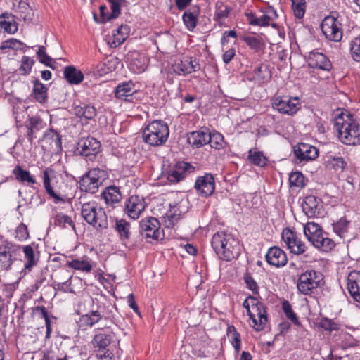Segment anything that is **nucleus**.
<instances>
[{
  "instance_id": "nucleus-1",
  "label": "nucleus",
  "mask_w": 360,
  "mask_h": 360,
  "mask_svg": "<svg viewBox=\"0 0 360 360\" xmlns=\"http://www.w3.org/2000/svg\"><path fill=\"white\" fill-rule=\"evenodd\" d=\"M212 247L221 259L231 261L240 254L239 242L231 234L221 231L214 234Z\"/></svg>"
},
{
  "instance_id": "nucleus-2",
  "label": "nucleus",
  "mask_w": 360,
  "mask_h": 360,
  "mask_svg": "<svg viewBox=\"0 0 360 360\" xmlns=\"http://www.w3.org/2000/svg\"><path fill=\"white\" fill-rule=\"evenodd\" d=\"M334 127L338 133L340 140L346 145L360 144V125L349 116L335 119Z\"/></svg>"
},
{
  "instance_id": "nucleus-3",
  "label": "nucleus",
  "mask_w": 360,
  "mask_h": 360,
  "mask_svg": "<svg viewBox=\"0 0 360 360\" xmlns=\"http://www.w3.org/2000/svg\"><path fill=\"white\" fill-rule=\"evenodd\" d=\"M169 134L168 125L161 120H153L143 129V140L151 146L163 145L167 140Z\"/></svg>"
},
{
  "instance_id": "nucleus-4",
  "label": "nucleus",
  "mask_w": 360,
  "mask_h": 360,
  "mask_svg": "<svg viewBox=\"0 0 360 360\" xmlns=\"http://www.w3.org/2000/svg\"><path fill=\"white\" fill-rule=\"evenodd\" d=\"M83 219L97 231H102L108 228V217L105 210L95 202L84 203L81 209Z\"/></svg>"
},
{
  "instance_id": "nucleus-5",
  "label": "nucleus",
  "mask_w": 360,
  "mask_h": 360,
  "mask_svg": "<svg viewBox=\"0 0 360 360\" xmlns=\"http://www.w3.org/2000/svg\"><path fill=\"white\" fill-rule=\"evenodd\" d=\"M114 338L115 333L110 327L97 330L91 343L98 358H111L112 356V352L110 349V347Z\"/></svg>"
},
{
  "instance_id": "nucleus-6",
  "label": "nucleus",
  "mask_w": 360,
  "mask_h": 360,
  "mask_svg": "<svg viewBox=\"0 0 360 360\" xmlns=\"http://www.w3.org/2000/svg\"><path fill=\"white\" fill-rule=\"evenodd\" d=\"M304 233L314 247L323 252L331 250L335 245L332 239L323 235L321 227L316 223H307L304 226Z\"/></svg>"
},
{
  "instance_id": "nucleus-7",
  "label": "nucleus",
  "mask_w": 360,
  "mask_h": 360,
  "mask_svg": "<svg viewBox=\"0 0 360 360\" xmlns=\"http://www.w3.org/2000/svg\"><path fill=\"white\" fill-rule=\"evenodd\" d=\"M323 279V277L321 272L313 269L307 270L299 276L297 289L303 295H311L314 290L321 285Z\"/></svg>"
},
{
  "instance_id": "nucleus-8",
  "label": "nucleus",
  "mask_w": 360,
  "mask_h": 360,
  "mask_svg": "<svg viewBox=\"0 0 360 360\" xmlns=\"http://www.w3.org/2000/svg\"><path fill=\"white\" fill-rule=\"evenodd\" d=\"M106 173L98 167L91 169L79 180V187L82 191L95 193L105 179Z\"/></svg>"
},
{
  "instance_id": "nucleus-9",
  "label": "nucleus",
  "mask_w": 360,
  "mask_h": 360,
  "mask_svg": "<svg viewBox=\"0 0 360 360\" xmlns=\"http://www.w3.org/2000/svg\"><path fill=\"white\" fill-rule=\"evenodd\" d=\"M272 107L281 114L293 115L300 108V103L298 97H290L288 96H276L272 99Z\"/></svg>"
},
{
  "instance_id": "nucleus-10",
  "label": "nucleus",
  "mask_w": 360,
  "mask_h": 360,
  "mask_svg": "<svg viewBox=\"0 0 360 360\" xmlns=\"http://www.w3.org/2000/svg\"><path fill=\"white\" fill-rule=\"evenodd\" d=\"M101 143L94 137L81 138L77 146V151L86 160L94 161L101 152Z\"/></svg>"
},
{
  "instance_id": "nucleus-11",
  "label": "nucleus",
  "mask_w": 360,
  "mask_h": 360,
  "mask_svg": "<svg viewBox=\"0 0 360 360\" xmlns=\"http://www.w3.org/2000/svg\"><path fill=\"white\" fill-rule=\"evenodd\" d=\"M140 233L146 238H150L154 240L162 239L163 233L160 230V224L158 219L149 217L142 219L139 224Z\"/></svg>"
},
{
  "instance_id": "nucleus-12",
  "label": "nucleus",
  "mask_w": 360,
  "mask_h": 360,
  "mask_svg": "<svg viewBox=\"0 0 360 360\" xmlns=\"http://www.w3.org/2000/svg\"><path fill=\"white\" fill-rule=\"evenodd\" d=\"M172 68L176 74L184 76L199 70L200 65L195 58L186 56L176 58Z\"/></svg>"
},
{
  "instance_id": "nucleus-13",
  "label": "nucleus",
  "mask_w": 360,
  "mask_h": 360,
  "mask_svg": "<svg viewBox=\"0 0 360 360\" xmlns=\"http://www.w3.org/2000/svg\"><path fill=\"white\" fill-rule=\"evenodd\" d=\"M252 311L255 313L252 318H250L254 323V328L256 330H262L267 323L268 318L266 307L264 303L255 297H250Z\"/></svg>"
},
{
  "instance_id": "nucleus-14",
  "label": "nucleus",
  "mask_w": 360,
  "mask_h": 360,
  "mask_svg": "<svg viewBox=\"0 0 360 360\" xmlns=\"http://www.w3.org/2000/svg\"><path fill=\"white\" fill-rule=\"evenodd\" d=\"M282 239L290 252L295 255L304 254L307 250L306 245L298 238L297 233L288 228L283 229Z\"/></svg>"
},
{
  "instance_id": "nucleus-15",
  "label": "nucleus",
  "mask_w": 360,
  "mask_h": 360,
  "mask_svg": "<svg viewBox=\"0 0 360 360\" xmlns=\"http://www.w3.org/2000/svg\"><path fill=\"white\" fill-rule=\"evenodd\" d=\"M146 207L144 199L139 195L130 196L125 202L124 212L131 219H137Z\"/></svg>"
},
{
  "instance_id": "nucleus-16",
  "label": "nucleus",
  "mask_w": 360,
  "mask_h": 360,
  "mask_svg": "<svg viewBox=\"0 0 360 360\" xmlns=\"http://www.w3.org/2000/svg\"><path fill=\"white\" fill-rule=\"evenodd\" d=\"M294 154L299 162L315 160L319 155L316 147L305 143H300L294 147Z\"/></svg>"
},
{
  "instance_id": "nucleus-17",
  "label": "nucleus",
  "mask_w": 360,
  "mask_h": 360,
  "mask_svg": "<svg viewBox=\"0 0 360 360\" xmlns=\"http://www.w3.org/2000/svg\"><path fill=\"white\" fill-rule=\"evenodd\" d=\"M194 167L186 162H177L168 172L167 179L172 183L184 179L188 174L194 172Z\"/></svg>"
},
{
  "instance_id": "nucleus-18",
  "label": "nucleus",
  "mask_w": 360,
  "mask_h": 360,
  "mask_svg": "<svg viewBox=\"0 0 360 360\" xmlns=\"http://www.w3.org/2000/svg\"><path fill=\"white\" fill-rule=\"evenodd\" d=\"M195 188L197 193L203 196L208 197L211 195L215 189V181L212 174L206 173L205 175L199 176L195 183Z\"/></svg>"
},
{
  "instance_id": "nucleus-19",
  "label": "nucleus",
  "mask_w": 360,
  "mask_h": 360,
  "mask_svg": "<svg viewBox=\"0 0 360 360\" xmlns=\"http://www.w3.org/2000/svg\"><path fill=\"white\" fill-rule=\"evenodd\" d=\"M130 28L127 24H117L112 28V34L108 37V43L110 47H117L122 44L129 37Z\"/></svg>"
},
{
  "instance_id": "nucleus-20",
  "label": "nucleus",
  "mask_w": 360,
  "mask_h": 360,
  "mask_svg": "<svg viewBox=\"0 0 360 360\" xmlns=\"http://www.w3.org/2000/svg\"><path fill=\"white\" fill-rule=\"evenodd\" d=\"M307 61L309 66L312 68L329 71L332 68L331 63L328 57L323 53L316 50L309 53Z\"/></svg>"
},
{
  "instance_id": "nucleus-21",
  "label": "nucleus",
  "mask_w": 360,
  "mask_h": 360,
  "mask_svg": "<svg viewBox=\"0 0 360 360\" xmlns=\"http://www.w3.org/2000/svg\"><path fill=\"white\" fill-rule=\"evenodd\" d=\"M303 212L309 217L313 218L321 214V200L314 195H307L302 204Z\"/></svg>"
},
{
  "instance_id": "nucleus-22",
  "label": "nucleus",
  "mask_w": 360,
  "mask_h": 360,
  "mask_svg": "<svg viewBox=\"0 0 360 360\" xmlns=\"http://www.w3.org/2000/svg\"><path fill=\"white\" fill-rule=\"evenodd\" d=\"M265 257L266 262L270 265L276 267L284 266L288 262L285 252L276 246L270 248L266 254Z\"/></svg>"
},
{
  "instance_id": "nucleus-23",
  "label": "nucleus",
  "mask_w": 360,
  "mask_h": 360,
  "mask_svg": "<svg viewBox=\"0 0 360 360\" xmlns=\"http://www.w3.org/2000/svg\"><path fill=\"white\" fill-rule=\"evenodd\" d=\"M347 290L352 298L360 302V272L351 271L347 277Z\"/></svg>"
},
{
  "instance_id": "nucleus-24",
  "label": "nucleus",
  "mask_w": 360,
  "mask_h": 360,
  "mask_svg": "<svg viewBox=\"0 0 360 360\" xmlns=\"http://www.w3.org/2000/svg\"><path fill=\"white\" fill-rule=\"evenodd\" d=\"M240 38L255 52L260 51L265 48L266 44L262 34L250 32L249 34L241 35Z\"/></svg>"
},
{
  "instance_id": "nucleus-25",
  "label": "nucleus",
  "mask_w": 360,
  "mask_h": 360,
  "mask_svg": "<svg viewBox=\"0 0 360 360\" xmlns=\"http://www.w3.org/2000/svg\"><path fill=\"white\" fill-rule=\"evenodd\" d=\"M22 251L24 253L25 261L22 272L25 274L27 272H30L33 267L37 264L39 257L36 255L34 247L31 245L22 246Z\"/></svg>"
},
{
  "instance_id": "nucleus-26",
  "label": "nucleus",
  "mask_w": 360,
  "mask_h": 360,
  "mask_svg": "<svg viewBox=\"0 0 360 360\" xmlns=\"http://www.w3.org/2000/svg\"><path fill=\"white\" fill-rule=\"evenodd\" d=\"M14 18L19 21L30 22L34 19V13L29 4L20 1L14 11Z\"/></svg>"
},
{
  "instance_id": "nucleus-27",
  "label": "nucleus",
  "mask_w": 360,
  "mask_h": 360,
  "mask_svg": "<svg viewBox=\"0 0 360 360\" xmlns=\"http://www.w3.org/2000/svg\"><path fill=\"white\" fill-rule=\"evenodd\" d=\"M101 197L104 199L105 202L108 206L115 207L122 199V194L120 188L115 186H110L102 192Z\"/></svg>"
},
{
  "instance_id": "nucleus-28",
  "label": "nucleus",
  "mask_w": 360,
  "mask_h": 360,
  "mask_svg": "<svg viewBox=\"0 0 360 360\" xmlns=\"http://www.w3.org/2000/svg\"><path fill=\"white\" fill-rule=\"evenodd\" d=\"M147 67V59L144 55L137 52L132 53L129 56V69L136 74L143 72Z\"/></svg>"
},
{
  "instance_id": "nucleus-29",
  "label": "nucleus",
  "mask_w": 360,
  "mask_h": 360,
  "mask_svg": "<svg viewBox=\"0 0 360 360\" xmlns=\"http://www.w3.org/2000/svg\"><path fill=\"white\" fill-rule=\"evenodd\" d=\"M207 129L195 131L187 135L189 144L195 148H200L207 143L209 132Z\"/></svg>"
},
{
  "instance_id": "nucleus-30",
  "label": "nucleus",
  "mask_w": 360,
  "mask_h": 360,
  "mask_svg": "<svg viewBox=\"0 0 360 360\" xmlns=\"http://www.w3.org/2000/svg\"><path fill=\"white\" fill-rule=\"evenodd\" d=\"M320 27L328 39L337 42L342 39V31L338 24H320Z\"/></svg>"
},
{
  "instance_id": "nucleus-31",
  "label": "nucleus",
  "mask_w": 360,
  "mask_h": 360,
  "mask_svg": "<svg viewBox=\"0 0 360 360\" xmlns=\"http://www.w3.org/2000/svg\"><path fill=\"white\" fill-rule=\"evenodd\" d=\"M99 321H101V315L97 308L80 316L77 324L79 329L86 330L87 327L93 326Z\"/></svg>"
},
{
  "instance_id": "nucleus-32",
  "label": "nucleus",
  "mask_w": 360,
  "mask_h": 360,
  "mask_svg": "<svg viewBox=\"0 0 360 360\" xmlns=\"http://www.w3.org/2000/svg\"><path fill=\"white\" fill-rule=\"evenodd\" d=\"M13 174L18 182L34 188L33 185L36 184V180L29 171L23 169L20 165H17L13 169Z\"/></svg>"
},
{
  "instance_id": "nucleus-33",
  "label": "nucleus",
  "mask_w": 360,
  "mask_h": 360,
  "mask_svg": "<svg viewBox=\"0 0 360 360\" xmlns=\"http://www.w3.org/2000/svg\"><path fill=\"white\" fill-rule=\"evenodd\" d=\"M43 184L46 193L53 199V202L58 204L59 202H65V198L60 196L56 192H55L51 186V179L49 176L48 169H44L42 172Z\"/></svg>"
},
{
  "instance_id": "nucleus-34",
  "label": "nucleus",
  "mask_w": 360,
  "mask_h": 360,
  "mask_svg": "<svg viewBox=\"0 0 360 360\" xmlns=\"http://www.w3.org/2000/svg\"><path fill=\"white\" fill-rule=\"evenodd\" d=\"M136 92L135 84L131 81H129L118 84L115 94L117 98L127 100V97L132 96Z\"/></svg>"
},
{
  "instance_id": "nucleus-35",
  "label": "nucleus",
  "mask_w": 360,
  "mask_h": 360,
  "mask_svg": "<svg viewBox=\"0 0 360 360\" xmlns=\"http://www.w3.org/2000/svg\"><path fill=\"white\" fill-rule=\"evenodd\" d=\"M73 111L75 115L81 119L91 120L96 115V108L93 105L88 104L75 105Z\"/></svg>"
},
{
  "instance_id": "nucleus-36",
  "label": "nucleus",
  "mask_w": 360,
  "mask_h": 360,
  "mask_svg": "<svg viewBox=\"0 0 360 360\" xmlns=\"http://www.w3.org/2000/svg\"><path fill=\"white\" fill-rule=\"evenodd\" d=\"M64 77L72 84H79L84 79L83 73L72 65L67 66L64 70Z\"/></svg>"
},
{
  "instance_id": "nucleus-37",
  "label": "nucleus",
  "mask_w": 360,
  "mask_h": 360,
  "mask_svg": "<svg viewBox=\"0 0 360 360\" xmlns=\"http://www.w3.org/2000/svg\"><path fill=\"white\" fill-rule=\"evenodd\" d=\"M115 229L117 232L121 240H129L131 237V225L124 219H116Z\"/></svg>"
},
{
  "instance_id": "nucleus-38",
  "label": "nucleus",
  "mask_w": 360,
  "mask_h": 360,
  "mask_svg": "<svg viewBox=\"0 0 360 360\" xmlns=\"http://www.w3.org/2000/svg\"><path fill=\"white\" fill-rule=\"evenodd\" d=\"M226 335L233 347L236 354H238L241 349V338L234 326H229L226 330Z\"/></svg>"
},
{
  "instance_id": "nucleus-39",
  "label": "nucleus",
  "mask_w": 360,
  "mask_h": 360,
  "mask_svg": "<svg viewBox=\"0 0 360 360\" xmlns=\"http://www.w3.org/2000/svg\"><path fill=\"white\" fill-rule=\"evenodd\" d=\"M250 15L249 22H269V21H273L278 18L276 11L273 7L266 8L262 15L259 17V20L252 13H250Z\"/></svg>"
},
{
  "instance_id": "nucleus-40",
  "label": "nucleus",
  "mask_w": 360,
  "mask_h": 360,
  "mask_svg": "<svg viewBox=\"0 0 360 360\" xmlns=\"http://www.w3.org/2000/svg\"><path fill=\"white\" fill-rule=\"evenodd\" d=\"M44 139L49 141L51 148L57 150H62L61 136L56 130L51 129L46 131L44 134Z\"/></svg>"
},
{
  "instance_id": "nucleus-41",
  "label": "nucleus",
  "mask_w": 360,
  "mask_h": 360,
  "mask_svg": "<svg viewBox=\"0 0 360 360\" xmlns=\"http://www.w3.org/2000/svg\"><path fill=\"white\" fill-rule=\"evenodd\" d=\"M48 89L39 80L34 82L33 94L35 99L40 103H46L47 101Z\"/></svg>"
},
{
  "instance_id": "nucleus-42",
  "label": "nucleus",
  "mask_w": 360,
  "mask_h": 360,
  "mask_svg": "<svg viewBox=\"0 0 360 360\" xmlns=\"http://www.w3.org/2000/svg\"><path fill=\"white\" fill-rule=\"evenodd\" d=\"M248 159L252 164L259 167H264L267 164V158L261 151L250 149L248 151Z\"/></svg>"
},
{
  "instance_id": "nucleus-43",
  "label": "nucleus",
  "mask_w": 360,
  "mask_h": 360,
  "mask_svg": "<svg viewBox=\"0 0 360 360\" xmlns=\"http://www.w3.org/2000/svg\"><path fill=\"white\" fill-rule=\"evenodd\" d=\"M207 143H210L212 148L217 150L224 148L226 146L223 135L217 131L209 132Z\"/></svg>"
},
{
  "instance_id": "nucleus-44",
  "label": "nucleus",
  "mask_w": 360,
  "mask_h": 360,
  "mask_svg": "<svg viewBox=\"0 0 360 360\" xmlns=\"http://www.w3.org/2000/svg\"><path fill=\"white\" fill-rule=\"evenodd\" d=\"M271 75L267 65L262 64L254 70V78L259 83H264L270 79Z\"/></svg>"
},
{
  "instance_id": "nucleus-45",
  "label": "nucleus",
  "mask_w": 360,
  "mask_h": 360,
  "mask_svg": "<svg viewBox=\"0 0 360 360\" xmlns=\"http://www.w3.org/2000/svg\"><path fill=\"white\" fill-rule=\"evenodd\" d=\"M67 265L72 269L86 273H89L92 270V265L86 259L68 261Z\"/></svg>"
},
{
  "instance_id": "nucleus-46",
  "label": "nucleus",
  "mask_w": 360,
  "mask_h": 360,
  "mask_svg": "<svg viewBox=\"0 0 360 360\" xmlns=\"http://www.w3.org/2000/svg\"><path fill=\"white\" fill-rule=\"evenodd\" d=\"M350 221L345 217L340 218L337 222L333 224L334 232L340 238H344L345 234L348 232Z\"/></svg>"
},
{
  "instance_id": "nucleus-47",
  "label": "nucleus",
  "mask_w": 360,
  "mask_h": 360,
  "mask_svg": "<svg viewBox=\"0 0 360 360\" xmlns=\"http://www.w3.org/2000/svg\"><path fill=\"white\" fill-rule=\"evenodd\" d=\"M37 56L41 63L50 67L52 69H55L54 63H56V62L46 53V48L44 46H39L37 51Z\"/></svg>"
},
{
  "instance_id": "nucleus-48",
  "label": "nucleus",
  "mask_w": 360,
  "mask_h": 360,
  "mask_svg": "<svg viewBox=\"0 0 360 360\" xmlns=\"http://www.w3.org/2000/svg\"><path fill=\"white\" fill-rule=\"evenodd\" d=\"M200 11V7L197 5L190 7L182 16L184 22H197Z\"/></svg>"
},
{
  "instance_id": "nucleus-49",
  "label": "nucleus",
  "mask_w": 360,
  "mask_h": 360,
  "mask_svg": "<svg viewBox=\"0 0 360 360\" xmlns=\"http://www.w3.org/2000/svg\"><path fill=\"white\" fill-rule=\"evenodd\" d=\"M290 187L303 188L306 186L305 178L300 172H292L289 176Z\"/></svg>"
},
{
  "instance_id": "nucleus-50",
  "label": "nucleus",
  "mask_w": 360,
  "mask_h": 360,
  "mask_svg": "<svg viewBox=\"0 0 360 360\" xmlns=\"http://www.w3.org/2000/svg\"><path fill=\"white\" fill-rule=\"evenodd\" d=\"M282 309L286 317L290 320L293 324L297 326H301V323L300 322L296 314L293 311L292 306L288 301L285 300L282 303Z\"/></svg>"
},
{
  "instance_id": "nucleus-51",
  "label": "nucleus",
  "mask_w": 360,
  "mask_h": 360,
  "mask_svg": "<svg viewBox=\"0 0 360 360\" xmlns=\"http://www.w3.org/2000/svg\"><path fill=\"white\" fill-rule=\"evenodd\" d=\"M113 308V307H111L110 309H108L105 307L103 304L98 306V310L101 315V320L104 319L105 320H109L111 323L114 324H117V319L116 318L115 314L112 311Z\"/></svg>"
},
{
  "instance_id": "nucleus-52",
  "label": "nucleus",
  "mask_w": 360,
  "mask_h": 360,
  "mask_svg": "<svg viewBox=\"0 0 360 360\" xmlns=\"http://www.w3.org/2000/svg\"><path fill=\"white\" fill-rule=\"evenodd\" d=\"M292 8L294 12V15L298 19L303 18L305 13L306 1L305 0H291Z\"/></svg>"
},
{
  "instance_id": "nucleus-53",
  "label": "nucleus",
  "mask_w": 360,
  "mask_h": 360,
  "mask_svg": "<svg viewBox=\"0 0 360 360\" xmlns=\"http://www.w3.org/2000/svg\"><path fill=\"white\" fill-rule=\"evenodd\" d=\"M13 261L14 260L11 258V255H9L8 252H6L5 250L1 249V247L0 246V266L1 269L8 271L11 269Z\"/></svg>"
},
{
  "instance_id": "nucleus-54",
  "label": "nucleus",
  "mask_w": 360,
  "mask_h": 360,
  "mask_svg": "<svg viewBox=\"0 0 360 360\" xmlns=\"http://www.w3.org/2000/svg\"><path fill=\"white\" fill-rule=\"evenodd\" d=\"M0 246L1 247V249L5 250L6 252H8V254L11 255V258L13 256L19 255L22 251V246L14 244L8 240L4 241Z\"/></svg>"
},
{
  "instance_id": "nucleus-55",
  "label": "nucleus",
  "mask_w": 360,
  "mask_h": 360,
  "mask_svg": "<svg viewBox=\"0 0 360 360\" xmlns=\"http://www.w3.org/2000/svg\"><path fill=\"white\" fill-rule=\"evenodd\" d=\"M55 224L62 228H66L68 226H70L73 229H75V224L71 218L62 213L56 214L55 218Z\"/></svg>"
},
{
  "instance_id": "nucleus-56",
  "label": "nucleus",
  "mask_w": 360,
  "mask_h": 360,
  "mask_svg": "<svg viewBox=\"0 0 360 360\" xmlns=\"http://www.w3.org/2000/svg\"><path fill=\"white\" fill-rule=\"evenodd\" d=\"M350 53L354 60L360 62V35L351 41Z\"/></svg>"
},
{
  "instance_id": "nucleus-57",
  "label": "nucleus",
  "mask_w": 360,
  "mask_h": 360,
  "mask_svg": "<svg viewBox=\"0 0 360 360\" xmlns=\"http://www.w3.org/2000/svg\"><path fill=\"white\" fill-rule=\"evenodd\" d=\"M34 63V60L28 56H24L21 60V65L19 68L22 75H28Z\"/></svg>"
},
{
  "instance_id": "nucleus-58",
  "label": "nucleus",
  "mask_w": 360,
  "mask_h": 360,
  "mask_svg": "<svg viewBox=\"0 0 360 360\" xmlns=\"http://www.w3.org/2000/svg\"><path fill=\"white\" fill-rule=\"evenodd\" d=\"M110 4V11L107 20H113L120 14L121 0H108Z\"/></svg>"
},
{
  "instance_id": "nucleus-59",
  "label": "nucleus",
  "mask_w": 360,
  "mask_h": 360,
  "mask_svg": "<svg viewBox=\"0 0 360 360\" xmlns=\"http://www.w3.org/2000/svg\"><path fill=\"white\" fill-rule=\"evenodd\" d=\"M231 10V9L226 5H224L222 4L220 5H217V10L214 14V20H224L226 18L228 17Z\"/></svg>"
},
{
  "instance_id": "nucleus-60",
  "label": "nucleus",
  "mask_w": 360,
  "mask_h": 360,
  "mask_svg": "<svg viewBox=\"0 0 360 360\" xmlns=\"http://www.w3.org/2000/svg\"><path fill=\"white\" fill-rule=\"evenodd\" d=\"M244 281L246 284L247 288L252 291L255 294L259 293V287L255 279L252 278L251 274L246 272L243 276Z\"/></svg>"
},
{
  "instance_id": "nucleus-61",
  "label": "nucleus",
  "mask_w": 360,
  "mask_h": 360,
  "mask_svg": "<svg viewBox=\"0 0 360 360\" xmlns=\"http://www.w3.org/2000/svg\"><path fill=\"white\" fill-rule=\"evenodd\" d=\"M328 158V162L335 170L340 172L343 171L347 163L342 158L329 157Z\"/></svg>"
},
{
  "instance_id": "nucleus-62",
  "label": "nucleus",
  "mask_w": 360,
  "mask_h": 360,
  "mask_svg": "<svg viewBox=\"0 0 360 360\" xmlns=\"http://www.w3.org/2000/svg\"><path fill=\"white\" fill-rule=\"evenodd\" d=\"M15 233V238L20 241L25 240L29 238L27 226L23 223H21L16 227Z\"/></svg>"
},
{
  "instance_id": "nucleus-63",
  "label": "nucleus",
  "mask_w": 360,
  "mask_h": 360,
  "mask_svg": "<svg viewBox=\"0 0 360 360\" xmlns=\"http://www.w3.org/2000/svg\"><path fill=\"white\" fill-rule=\"evenodd\" d=\"M319 326L325 330L333 331L338 330V324L328 318H323L319 323Z\"/></svg>"
},
{
  "instance_id": "nucleus-64",
  "label": "nucleus",
  "mask_w": 360,
  "mask_h": 360,
  "mask_svg": "<svg viewBox=\"0 0 360 360\" xmlns=\"http://www.w3.org/2000/svg\"><path fill=\"white\" fill-rule=\"evenodd\" d=\"M29 121L28 127L36 132L40 131L44 127L43 121L39 117H31Z\"/></svg>"
}]
</instances>
